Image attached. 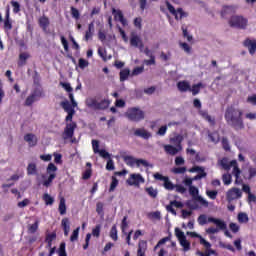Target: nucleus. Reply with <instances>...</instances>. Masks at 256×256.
Instances as JSON below:
<instances>
[{
    "label": "nucleus",
    "instance_id": "obj_45",
    "mask_svg": "<svg viewBox=\"0 0 256 256\" xmlns=\"http://www.w3.org/2000/svg\"><path fill=\"white\" fill-rule=\"evenodd\" d=\"M131 72L129 71V69H123L120 72V81H127V79L129 78V74Z\"/></svg>",
    "mask_w": 256,
    "mask_h": 256
},
{
    "label": "nucleus",
    "instance_id": "obj_48",
    "mask_svg": "<svg viewBox=\"0 0 256 256\" xmlns=\"http://www.w3.org/2000/svg\"><path fill=\"white\" fill-rule=\"evenodd\" d=\"M10 3L13 7V13L17 14L21 11V4H19V2L12 0Z\"/></svg>",
    "mask_w": 256,
    "mask_h": 256
},
{
    "label": "nucleus",
    "instance_id": "obj_64",
    "mask_svg": "<svg viewBox=\"0 0 256 256\" xmlns=\"http://www.w3.org/2000/svg\"><path fill=\"white\" fill-rule=\"evenodd\" d=\"M247 101L248 103H251V105H256V94L248 96Z\"/></svg>",
    "mask_w": 256,
    "mask_h": 256
},
{
    "label": "nucleus",
    "instance_id": "obj_13",
    "mask_svg": "<svg viewBox=\"0 0 256 256\" xmlns=\"http://www.w3.org/2000/svg\"><path fill=\"white\" fill-rule=\"evenodd\" d=\"M164 151L168 155L175 156L177 155V153H181V151H183V146L182 145L173 146L171 144L164 145Z\"/></svg>",
    "mask_w": 256,
    "mask_h": 256
},
{
    "label": "nucleus",
    "instance_id": "obj_34",
    "mask_svg": "<svg viewBox=\"0 0 256 256\" xmlns=\"http://www.w3.org/2000/svg\"><path fill=\"white\" fill-rule=\"evenodd\" d=\"M98 55H100L103 61H110L112 59L111 54L107 55V50L103 48H98Z\"/></svg>",
    "mask_w": 256,
    "mask_h": 256
},
{
    "label": "nucleus",
    "instance_id": "obj_60",
    "mask_svg": "<svg viewBox=\"0 0 256 256\" xmlns=\"http://www.w3.org/2000/svg\"><path fill=\"white\" fill-rule=\"evenodd\" d=\"M222 180L224 185H231V174H224Z\"/></svg>",
    "mask_w": 256,
    "mask_h": 256
},
{
    "label": "nucleus",
    "instance_id": "obj_57",
    "mask_svg": "<svg viewBox=\"0 0 256 256\" xmlns=\"http://www.w3.org/2000/svg\"><path fill=\"white\" fill-rule=\"evenodd\" d=\"M118 31L124 41V43H129V37L127 36V34L125 33V30H123L121 27L118 28Z\"/></svg>",
    "mask_w": 256,
    "mask_h": 256
},
{
    "label": "nucleus",
    "instance_id": "obj_22",
    "mask_svg": "<svg viewBox=\"0 0 256 256\" xmlns=\"http://www.w3.org/2000/svg\"><path fill=\"white\" fill-rule=\"evenodd\" d=\"M24 141L28 143L29 147H35L37 145V136L35 134H26L24 136Z\"/></svg>",
    "mask_w": 256,
    "mask_h": 256
},
{
    "label": "nucleus",
    "instance_id": "obj_55",
    "mask_svg": "<svg viewBox=\"0 0 256 256\" xmlns=\"http://www.w3.org/2000/svg\"><path fill=\"white\" fill-rule=\"evenodd\" d=\"M78 65H79L80 69H86V67H89V61H87L83 58H80L78 61Z\"/></svg>",
    "mask_w": 256,
    "mask_h": 256
},
{
    "label": "nucleus",
    "instance_id": "obj_19",
    "mask_svg": "<svg viewBox=\"0 0 256 256\" xmlns=\"http://www.w3.org/2000/svg\"><path fill=\"white\" fill-rule=\"evenodd\" d=\"M134 135L142 139H150L151 132L147 131L145 128H137L134 130Z\"/></svg>",
    "mask_w": 256,
    "mask_h": 256
},
{
    "label": "nucleus",
    "instance_id": "obj_56",
    "mask_svg": "<svg viewBox=\"0 0 256 256\" xmlns=\"http://www.w3.org/2000/svg\"><path fill=\"white\" fill-rule=\"evenodd\" d=\"M206 195H207V197H209V199L215 200V199H217L218 192L215 190H207Z\"/></svg>",
    "mask_w": 256,
    "mask_h": 256
},
{
    "label": "nucleus",
    "instance_id": "obj_29",
    "mask_svg": "<svg viewBox=\"0 0 256 256\" xmlns=\"http://www.w3.org/2000/svg\"><path fill=\"white\" fill-rule=\"evenodd\" d=\"M199 114L201 115V117H203V119H205L206 121H208V123H210V125H215V118H212L207 111H203L200 110Z\"/></svg>",
    "mask_w": 256,
    "mask_h": 256
},
{
    "label": "nucleus",
    "instance_id": "obj_43",
    "mask_svg": "<svg viewBox=\"0 0 256 256\" xmlns=\"http://www.w3.org/2000/svg\"><path fill=\"white\" fill-rule=\"evenodd\" d=\"M194 201H197V203H200L202 207H209V201H207L205 198H203L201 195L194 198Z\"/></svg>",
    "mask_w": 256,
    "mask_h": 256
},
{
    "label": "nucleus",
    "instance_id": "obj_44",
    "mask_svg": "<svg viewBox=\"0 0 256 256\" xmlns=\"http://www.w3.org/2000/svg\"><path fill=\"white\" fill-rule=\"evenodd\" d=\"M119 185V180L115 176H112V182L110 184L109 192L113 193L115 189H117V186Z\"/></svg>",
    "mask_w": 256,
    "mask_h": 256
},
{
    "label": "nucleus",
    "instance_id": "obj_41",
    "mask_svg": "<svg viewBox=\"0 0 256 256\" xmlns=\"http://www.w3.org/2000/svg\"><path fill=\"white\" fill-rule=\"evenodd\" d=\"M211 217L205 215V214H201L198 219H197V222L200 224V225H207V223H210L209 222V219Z\"/></svg>",
    "mask_w": 256,
    "mask_h": 256
},
{
    "label": "nucleus",
    "instance_id": "obj_53",
    "mask_svg": "<svg viewBox=\"0 0 256 256\" xmlns=\"http://www.w3.org/2000/svg\"><path fill=\"white\" fill-rule=\"evenodd\" d=\"M208 137L212 143H217L219 141V133L213 132L212 134H208Z\"/></svg>",
    "mask_w": 256,
    "mask_h": 256
},
{
    "label": "nucleus",
    "instance_id": "obj_61",
    "mask_svg": "<svg viewBox=\"0 0 256 256\" xmlns=\"http://www.w3.org/2000/svg\"><path fill=\"white\" fill-rule=\"evenodd\" d=\"M57 171V166L55 164L50 163L47 167V173L48 175H51V173H55Z\"/></svg>",
    "mask_w": 256,
    "mask_h": 256
},
{
    "label": "nucleus",
    "instance_id": "obj_40",
    "mask_svg": "<svg viewBox=\"0 0 256 256\" xmlns=\"http://www.w3.org/2000/svg\"><path fill=\"white\" fill-rule=\"evenodd\" d=\"M127 229H129V222H127V216H124L121 223V231L124 235H127Z\"/></svg>",
    "mask_w": 256,
    "mask_h": 256
},
{
    "label": "nucleus",
    "instance_id": "obj_62",
    "mask_svg": "<svg viewBox=\"0 0 256 256\" xmlns=\"http://www.w3.org/2000/svg\"><path fill=\"white\" fill-rule=\"evenodd\" d=\"M160 58L162 59V61H170L171 60V52H168L167 54H165V52H162L160 54Z\"/></svg>",
    "mask_w": 256,
    "mask_h": 256
},
{
    "label": "nucleus",
    "instance_id": "obj_49",
    "mask_svg": "<svg viewBox=\"0 0 256 256\" xmlns=\"http://www.w3.org/2000/svg\"><path fill=\"white\" fill-rule=\"evenodd\" d=\"M153 167V165L149 164L147 160L145 159H136V166L137 167Z\"/></svg>",
    "mask_w": 256,
    "mask_h": 256
},
{
    "label": "nucleus",
    "instance_id": "obj_20",
    "mask_svg": "<svg viewBox=\"0 0 256 256\" xmlns=\"http://www.w3.org/2000/svg\"><path fill=\"white\" fill-rule=\"evenodd\" d=\"M4 29L5 31H11V29H13V20H11L9 8L6 10Z\"/></svg>",
    "mask_w": 256,
    "mask_h": 256
},
{
    "label": "nucleus",
    "instance_id": "obj_10",
    "mask_svg": "<svg viewBox=\"0 0 256 256\" xmlns=\"http://www.w3.org/2000/svg\"><path fill=\"white\" fill-rule=\"evenodd\" d=\"M130 46L139 49V51H143L145 44L143 43V39L137 33L132 32L130 34Z\"/></svg>",
    "mask_w": 256,
    "mask_h": 256
},
{
    "label": "nucleus",
    "instance_id": "obj_16",
    "mask_svg": "<svg viewBox=\"0 0 256 256\" xmlns=\"http://www.w3.org/2000/svg\"><path fill=\"white\" fill-rule=\"evenodd\" d=\"M208 221L209 223L216 225V229H218V231H225L227 229V223L219 218L212 217L209 218Z\"/></svg>",
    "mask_w": 256,
    "mask_h": 256
},
{
    "label": "nucleus",
    "instance_id": "obj_23",
    "mask_svg": "<svg viewBox=\"0 0 256 256\" xmlns=\"http://www.w3.org/2000/svg\"><path fill=\"white\" fill-rule=\"evenodd\" d=\"M146 251H147V241L140 240L138 243L137 256H145Z\"/></svg>",
    "mask_w": 256,
    "mask_h": 256
},
{
    "label": "nucleus",
    "instance_id": "obj_31",
    "mask_svg": "<svg viewBox=\"0 0 256 256\" xmlns=\"http://www.w3.org/2000/svg\"><path fill=\"white\" fill-rule=\"evenodd\" d=\"M38 230H39V220H36L34 224L28 225V233L30 235L37 233Z\"/></svg>",
    "mask_w": 256,
    "mask_h": 256
},
{
    "label": "nucleus",
    "instance_id": "obj_33",
    "mask_svg": "<svg viewBox=\"0 0 256 256\" xmlns=\"http://www.w3.org/2000/svg\"><path fill=\"white\" fill-rule=\"evenodd\" d=\"M238 223L246 224L249 223V215L245 212H240L237 216Z\"/></svg>",
    "mask_w": 256,
    "mask_h": 256
},
{
    "label": "nucleus",
    "instance_id": "obj_37",
    "mask_svg": "<svg viewBox=\"0 0 256 256\" xmlns=\"http://www.w3.org/2000/svg\"><path fill=\"white\" fill-rule=\"evenodd\" d=\"M45 205H53V203H55V198H53L51 195H49L48 193H45L42 197Z\"/></svg>",
    "mask_w": 256,
    "mask_h": 256
},
{
    "label": "nucleus",
    "instance_id": "obj_30",
    "mask_svg": "<svg viewBox=\"0 0 256 256\" xmlns=\"http://www.w3.org/2000/svg\"><path fill=\"white\" fill-rule=\"evenodd\" d=\"M39 25L43 29V31L47 32V27H49V18H47L46 16L40 17Z\"/></svg>",
    "mask_w": 256,
    "mask_h": 256
},
{
    "label": "nucleus",
    "instance_id": "obj_15",
    "mask_svg": "<svg viewBox=\"0 0 256 256\" xmlns=\"http://www.w3.org/2000/svg\"><path fill=\"white\" fill-rule=\"evenodd\" d=\"M77 124L75 122L68 123L64 130V139H71L75 133V128Z\"/></svg>",
    "mask_w": 256,
    "mask_h": 256
},
{
    "label": "nucleus",
    "instance_id": "obj_7",
    "mask_svg": "<svg viewBox=\"0 0 256 256\" xmlns=\"http://www.w3.org/2000/svg\"><path fill=\"white\" fill-rule=\"evenodd\" d=\"M43 97V90L41 88H36L32 93L26 98L25 105L26 107H31L33 103L39 101Z\"/></svg>",
    "mask_w": 256,
    "mask_h": 256
},
{
    "label": "nucleus",
    "instance_id": "obj_5",
    "mask_svg": "<svg viewBox=\"0 0 256 256\" xmlns=\"http://www.w3.org/2000/svg\"><path fill=\"white\" fill-rule=\"evenodd\" d=\"M230 27H235L236 29H247L249 25V20L243 16H232L229 20Z\"/></svg>",
    "mask_w": 256,
    "mask_h": 256
},
{
    "label": "nucleus",
    "instance_id": "obj_6",
    "mask_svg": "<svg viewBox=\"0 0 256 256\" xmlns=\"http://www.w3.org/2000/svg\"><path fill=\"white\" fill-rule=\"evenodd\" d=\"M174 233L181 247H183V251L185 252L190 251L191 242L187 239V236H185V232L181 231V229L179 228H175Z\"/></svg>",
    "mask_w": 256,
    "mask_h": 256
},
{
    "label": "nucleus",
    "instance_id": "obj_8",
    "mask_svg": "<svg viewBox=\"0 0 256 256\" xmlns=\"http://www.w3.org/2000/svg\"><path fill=\"white\" fill-rule=\"evenodd\" d=\"M127 185L130 187H139L141 183H145V178L139 173L130 174L128 179L126 180Z\"/></svg>",
    "mask_w": 256,
    "mask_h": 256
},
{
    "label": "nucleus",
    "instance_id": "obj_58",
    "mask_svg": "<svg viewBox=\"0 0 256 256\" xmlns=\"http://www.w3.org/2000/svg\"><path fill=\"white\" fill-rule=\"evenodd\" d=\"M103 207H104L103 202H98V203L96 204V212L98 213V215H101L102 217H103V215H104Z\"/></svg>",
    "mask_w": 256,
    "mask_h": 256
},
{
    "label": "nucleus",
    "instance_id": "obj_4",
    "mask_svg": "<svg viewBox=\"0 0 256 256\" xmlns=\"http://www.w3.org/2000/svg\"><path fill=\"white\" fill-rule=\"evenodd\" d=\"M124 117L128 119V121H133L134 123H139L145 119V111H143L139 107H131L128 108L124 113Z\"/></svg>",
    "mask_w": 256,
    "mask_h": 256
},
{
    "label": "nucleus",
    "instance_id": "obj_17",
    "mask_svg": "<svg viewBox=\"0 0 256 256\" xmlns=\"http://www.w3.org/2000/svg\"><path fill=\"white\" fill-rule=\"evenodd\" d=\"M177 89L180 93H187V91H191V83L187 80H182L177 83Z\"/></svg>",
    "mask_w": 256,
    "mask_h": 256
},
{
    "label": "nucleus",
    "instance_id": "obj_9",
    "mask_svg": "<svg viewBox=\"0 0 256 256\" xmlns=\"http://www.w3.org/2000/svg\"><path fill=\"white\" fill-rule=\"evenodd\" d=\"M62 109H64V111L66 113H68V115L66 116L65 121L67 123H69V121H73V115H75V108L73 107V104L69 103V101L65 100L63 102L60 103Z\"/></svg>",
    "mask_w": 256,
    "mask_h": 256
},
{
    "label": "nucleus",
    "instance_id": "obj_46",
    "mask_svg": "<svg viewBox=\"0 0 256 256\" xmlns=\"http://www.w3.org/2000/svg\"><path fill=\"white\" fill-rule=\"evenodd\" d=\"M110 237L113 241H117V239H119V236L117 235V225L112 226L110 230Z\"/></svg>",
    "mask_w": 256,
    "mask_h": 256
},
{
    "label": "nucleus",
    "instance_id": "obj_52",
    "mask_svg": "<svg viewBox=\"0 0 256 256\" xmlns=\"http://www.w3.org/2000/svg\"><path fill=\"white\" fill-rule=\"evenodd\" d=\"M187 172V167H177L172 169V173L176 175H183V173Z\"/></svg>",
    "mask_w": 256,
    "mask_h": 256
},
{
    "label": "nucleus",
    "instance_id": "obj_63",
    "mask_svg": "<svg viewBox=\"0 0 256 256\" xmlns=\"http://www.w3.org/2000/svg\"><path fill=\"white\" fill-rule=\"evenodd\" d=\"M229 227L233 233H239L240 227L238 226L237 223H230Z\"/></svg>",
    "mask_w": 256,
    "mask_h": 256
},
{
    "label": "nucleus",
    "instance_id": "obj_21",
    "mask_svg": "<svg viewBox=\"0 0 256 256\" xmlns=\"http://www.w3.org/2000/svg\"><path fill=\"white\" fill-rule=\"evenodd\" d=\"M61 227L64 231L65 237H68L69 231H71V221L69 220V218H63L61 220Z\"/></svg>",
    "mask_w": 256,
    "mask_h": 256
},
{
    "label": "nucleus",
    "instance_id": "obj_50",
    "mask_svg": "<svg viewBox=\"0 0 256 256\" xmlns=\"http://www.w3.org/2000/svg\"><path fill=\"white\" fill-rule=\"evenodd\" d=\"M111 105V102L108 99H104L101 102H98V109H107Z\"/></svg>",
    "mask_w": 256,
    "mask_h": 256
},
{
    "label": "nucleus",
    "instance_id": "obj_51",
    "mask_svg": "<svg viewBox=\"0 0 256 256\" xmlns=\"http://www.w3.org/2000/svg\"><path fill=\"white\" fill-rule=\"evenodd\" d=\"M146 193H148V195L150 197H152L153 199H155V197H157V189L153 188V187H148L145 189Z\"/></svg>",
    "mask_w": 256,
    "mask_h": 256
},
{
    "label": "nucleus",
    "instance_id": "obj_59",
    "mask_svg": "<svg viewBox=\"0 0 256 256\" xmlns=\"http://www.w3.org/2000/svg\"><path fill=\"white\" fill-rule=\"evenodd\" d=\"M181 49H183V51H185V53H191V46H189V44L185 43V42H180L179 43Z\"/></svg>",
    "mask_w": 256,
    "mask_h": 256
},
{
    "label": "nucleus",
    "instance_id": "obj_18",
    "mask_svg": "<svg viewBox=\"0 0 256 256\" xmlns=\"http://www.w3.org/2000/svg\"><path fill=\"white\" fill-rule=\"evenodd\" d=\"M244 46L248 48L250 55H255V51H256V40L255 39H246L244 41Z\"/></svg>",
    "mask_w": 256,
    "mask_h": 256
},
{
    "label": "nucleus",
    "instance_id": "obj_32",
    "mask_svg": "<svg viewBox=\"0 0 256 256\" xmlns=\"http://www.w3.org/2000/svg\"><path fill=\"white\" fill-rule=\"evenodd\" d=\"M231 13H235V7L233 6H224L221 11L222 17H227V15H231Z\"/></svg>",
    "mask_w": 256,
    "mask_h": 256
},
{
    "label": "nucleus",
    "instance_id": "obj_42",
    "mask_svg": "<svg viewBox=\"0 0 256 256\" xmlns=\"http://www.w3.org/2000/svg\"><path fill=\"white\" fill-rule=\"evenodd\" d=\"M189 194L191 195L192 199L195 200L196 197H199V188L195 186H190L189 187Z\"/></svg>",
    "mask_w": 256,
    "mask_h": 256
},
{
    "label": "nucleus",
    "instance_id": "obj_12",
    "mask_svg": "<svg viewBox=\"0 0 256 256\" xmlns=\"http://www.w3.org/2000/svg\"><path fill=\"white\" fill-rule=\"evenodd\" d=\"M241 197H243V192L239 188H231L226 193V199L229 203L236 201V199H241Z\"/></svg>",
    "mask_w": 256,
    "mask_h": 256
},
{
    "label": "nucleus",
    "instance_id": "obj_36",
    "mask_svg": "<svg viewBox=\"0 0 256 256\" xmlns=\"http://www.w3.org/2000/svg\"><path fill=\"white\" fill-rule=\"evenodd\" d=\"M56 177H57V174L55 173L49 174L48 178L44 179L43 181L44 187H51V184L53 183V179H55Z\"/></svg>",
    "mask_w": 256,
    "mask_h": 256
},
{
    "label": "nucleus",
    "instance_id": "obj_24",
    "mask_svg": "<svg viewBox=\"0 0 256 256\" xmlns=\"http://www.w3.org/2000/svg\"><path fill=\"white\" fill-rule=\"evenodd\" d=\"M183 139L185 138L183 137L182 134L174 133L173 137H170V143L176 146L181 145V143H183Z\"/></svg>",
    "mask_w": 256,
    "mask_h": 256
},
{
    "label": "nucleus",
    "instance_id": "obj_47",
    "mask_svg": "<svg viewBox=\"0 0 256 256\" xmlns=\"http://www.w3.org/2000/svg\"><path fill=\"white\" fill-rule=\"evenodd\" d=\"M81 230L80 227H77L70 236V241L74 243V241H77L79 239V231Z\"/></svg>",
    "mask_w": 256,
    "mask_h": 256
},
{
    "label": "nucleus",
    "instance_id": "obj_26",
    "mask_svg": "<svg viewBox=\"0 0 256 256\" xmlns=\"http://www.w3.org/2000/svg\"><path fill=\"white\" fill-rule=\"evenodd\" d=\"M30 55L27 52H23L19 55L18 66L23 67L27 63V59H29Z\"/></svg>",
    "mask_w": 256,
    "mask_h": 256
},
{
    "label": "nucleus",
    "instance_id": "obj_35",
    "mask_svg": "<svg viewBox=\"0 0 256 256\" xmlns=\"http://www.w3.org/2000/svg\"><path fill=\"white\" fill-rule=\"evenodd\" d=\"M201 88H203V83L194 84L192 87L190 86L189 92L192 93V95H199Z\"/></svg>",
    "mask_w": 256,
    "mask_h": 256
},
{
    "label": "nucleus",
    "instance_id": "obj_27",
    "mask_svg": "<svg viewBox=\"0 0 256 256\" xmlns=\"http://www.w3.org/2000/svg\"><path fill=\"white\" fill-rule=\"evenodd\" d=\"M58 211H59L60 215H66V213H67V205L65 204V199L63 197L60 198Z\"/></svg>",
    "mask_w": 256,
    "mask_h": 256
},
{
    "label": "nucleus",
    "instance_id": "obj_38",
    "mask_svg": "<svg viewBox=\"0 0 256 256\" xmlns=\"http://www.w3.org/2000/svg\"><path fill=\"white\" fill-rule=\"evenodd\" d=\"M164 188L167 189V191H173L175 189V185L171 180H169V177H166L163 184Z\"/></svg>",
    "mask_w": 256,
    "mask_h": 256
},
{
    "label": "nucleus",
    "instance_id": "obj_14",
    "mask_svg": "<svg viewBox=\"0 0 256 256\" xmlns=\"http://www.w3.org/2000/svg\"><path fill=\"white\" fill-rule=\"evenodd\" d=\"M112 15H114L115 21H119L124 27H127V19H125L121 10L113 8Z\"/></svg>",
    "mask_w": 256,
    "mask_h": 256
},
{
    "label": "nucleus",
    "instance_id": "obj_1",
    "mask_svg": "<svg viewBox=\"0 0 256 256\" xmlns=\"http://www.w3.org/2000/svg\"><path fill=\"white\" fill-rule=\"evenodd\" d=\"M225 119L228 125L234 127L236 131H241L245 129V124L243 123V111L235 106H230L226 109Z\"/></svg>",
    "mask_w": 256,
    "mask_h": 256
},
{
    "label": "nucleus",
    "instance_id": "obj_54",
    "mask_svg": "<svg viewBox=\"0 0 256 256\" xmlns=\"http://www.w3.org/2000/svg\"><path fill=\"white\" fill-rule=\"evenodd\" d=\"M71 15H72L73 19H76V20H79V17H81L79 10L75 7H71Z\"/></svg>",
    "mask_w": 256,
    "mask_h": 256
},
{
    "label": "nucleus",
    "instance_id": "obj_39",
    "mask_svg": "<svg viewBox=\"0 0 256 256\" xmlns=\"http://www.w3.org/2000/svg\"><path fill=\"white\" fill-rule=\"evenodd\" d=\"M27 174L28 175H37V165L35 163L28 164Z\"/></svg>",
    "mask_w": 256,
    "mask_h": 256
},
{
    "label": "nucleus",
    "instance_id": "obj_28",
    "mask_svg": "<svg viewBox=\"0 0 256 256\" xmlns=\"http://www.w3.org/2000/svg\"><path fill=\"white\" fill-rule=\"evenodd\" d=\"M124 163L128 165L129 167H134V165H137V158L133 156H124Z\"/></svg>",
    "mask_w": 256,
    "mask_h": 256
},
{
    "label": "nucleus",
    "instance_id": "obj_11",
    "mask_svg": "<svg viewBox=\"0 0 256 256\" xmlns=\"http://www.w3.org/2000/svg\"><path fill=\"white\" fill-rule=\"evenodd\" d=\"M168 241H171L170 237H164L162 238L154 247V251H157V249H160L157 253L158 256H165L167 255V247H165V244L168 243Z\"/></svg>",
    "mask_w": 256,
    "mask_h": 256
},
{
    "label": "nucleus",
    "instance_id": "obj_3",
    "mask_svg": "<svg viewBox=\"0 0 256 256\" xmlns=\"http://www.w3.org/2000/svg\"><path fill=\"white\" fill-rule=\"evenodd\" d=\"M160 10L162 11V13H165L166 15H167V11H169L171 15H174L176 21H181V19H185V17H187L188 15L187 12L183 11V8L175 9V7H173V5L169 3V1H165L160 6Z\"/></svg>",
    "mask_w": 256,
    "mask_h": 256
},
{
    "label": "nucleus",
    "instance_id": "obj_25",
    "mask_svg": "<svg viewBox=\"0 0 256 256\" xmlns=\"http://www.w3.org/2000/svg\"><path fill=\"white\" fill-rule=\"evenodd\" d=\"M86 105H87V107H90L91 109H98L99 102H97L96 98L88 97L86 99Z\"/></svg>",
    "mask_w": 256,
    "mask_h": 256
},
{
    "label": "nucleus",
    "instance_id": "obj_2",
    "mask_svg": "<svg viewBox=\"0 0 256 256\" xmlns=\"http://www.w3.org/2000/svg\"><path fill=\"white\" fill-rule=\"evenodd\" d=\"M218 165L224 169V171H230L231 167L233 168L232 175L236 177L235 183L239 185V177H241V169H239V165L237 164V160L229 161V158L224 157L218 160Z\"/></svg>",
    "mask_w": 256,
    "mask_h": 256
}]
</instances>
